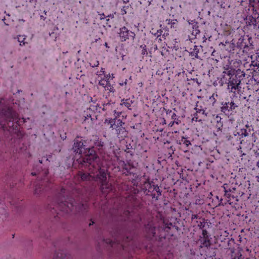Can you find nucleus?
<instances>
[{"label": "nucleus", "mask_w": 259, "mask_h": 259, "mask_svg": "<svg viewBox=\"0 0 259 259\" xmlns=\"http://www.w3.org/2000/svg\"><path fill=\"white\" fill-rule=\"evenodd\" d=\"M258 19V16H253L252 15L249 16L248 20L250 21L249 25L252 24L254 26H258L259 21Z\"/></svg>", "instance_id": "nucleus-32"}, {"label": "nucleus", "mask_w": 259, "mask_h": 259, "mask_svg": "<svg viewBox=\"0 0 259 259\" xmlns=\"http://www.w3.org/2000/svg\"><path fill=\"white\" fill-rule=\"evenodd\" d=\"M192 28L193 29L192 32L193 34L195 33V35H196L197 34H199L200 32V30L198 29L199 26L197 22H194V24H193Z\"/></svg>", "instance_id": "nucleus-39"}, {"label": "nucleus", "mask_w": 259, "mask_h": 259, "mask_svg": "<svg viewBox=\"0 0 259 259\" xmlns=\"http://www.w3.org/2000/svg\"><path fill=\"white\" fill-rule=\"evenodd\" d=\"M179 116H177L175 113L174 112L172 113L171 118L174 120L173 121L177 124H179L181 122V121L179 119Z\"/></svg>", "instance_id": "nucleus-42"}, {"label": "nucleus", "mask_w": 259, "mask_h": 259, "mask_svg": "<svg viewBox=\"0 0 259 259\" xmlns=\"http://www.w3.org/2000/svg\"><path fill=\"white\" fill-rule=\"evenodd\" d=\"M91 147H94V149L101 153L105 148V144L102 139L96 136L93 140V145Z\"/></svg>", "instance_id": "nucleus-18"}, {"label": "nucleus", "mask_w": 259, "mask_h": 259, "mask_svg": "<svg viewBox=\"0 0 259 259\" xmlns=\"http://www.w3.org/2000/svg\"><path fill=\"white\" fill-rule=\"evenodd\" d=\"M52 259H71V257L64 250L59 249L54 252Z\"/></svg>", "instance_id": "nucleus-23"}, {"label": "nucleus", "mask_w": 259, "mask_h": 259, "mask_svg": "<svg viewBox=\"0 0 259 259\" xmlns=\"http://www.w3.org/2000/svg\"><path fill=\"white\" fill-rule=\"evenodd\" d=\"M135 37H136L135 33L132 31L128 30V39L130 38V37H132V39L134 40L135 38Z\"/></svg>", "instance_id": "nucleus-51"}, {"label": "nucleus", "mask_w": 259, "mask_h": 259, "mask_svg": "<svg viewBox=\"0 0 259 259\" xmlns=\"http://www.w3.org/2000/svg\"><path fill=\"white\" fill-rule=\"evenodd\" d=\"M202 235L203 236V238L209 239L210 235L207 231L205 230H202Z\"/></svg>", "instance_id": "nucleus-47"}, {"label": "nucleus", "mask_w": 259, "mask_h": 259, "mask_svg": "<svg viewBox=\"0 0 259 259\" xmlns=\"http://www.w3.org/2000/svg\"><path fill=\"white\" fill-rule=\"evenodd\" d=\"M119 34L121 41H125L128 39V30L125 26L119 29Z\"/></svg>", "instance_id": "nucleus-26"}, {"label": "nucleus", "mask_w": 259, "mask_h": 259, "mask_svg": "<svg viewBox=\"0 0 259 259\" xmlns=\"http://www.w3.org/2000/svg\"><path fill=\"white\" fill-rule=\"evenodd\" d=\"M133 177L134 178H133L132 179L139 180V181L141 180V177L136 174H134Z\"/></svg>", "instance_id": "nucleus-60"}, {"label": "nucleus", "mask_w": 259, "mask_h": 259, "mask_svg": "<svg viewBox=\"0 0 259 259\" xmlns=\"http://www.w3.org/2000/svg\"><path fill=\"white\" fill-rule=\"evenodd\" d=\"M49 229L46 225H40L39 223L37 224V228L33 229L34 232H37L41 237L45 238L48 239L50 237V233L48 230Z\"/></svg>", "instance_id": "nucleus-17"}, {"label": "nucleus", "mask_w": 259, "mask_h": 259, "mask_svg": "<svg viewBox=\"0 0 259 259\" xmlns=\"http://www.w3.org/2000/svg\"><path fill=\"white\" fill-rule=\"evenodd\" d=\"M200 249H204V248L208 247L212 245L209 239L203 238L200 240Z\"/></svg>", "instance_id": "nucleus-30"}, {"label": "nucleus", "mask_w": 259, "mask_h": 259, "mask_svg": "<svg viewBox=\"0 0 259 259\" xmlns=\"http://www.w3.org/2000/svg\"><path fill=\"white\" fill-rule=\"evenodd\" d=\"M139 180L132 179L131 182L134 186L137 187L138 186V181Z\"/></svg>", "instance_id": "nucleus-56"}, {"label": "nucleus", "mask_w": 259, "mask_h": 259, "mask_svg": "<svg viewBox=\"0 0 259 259\" xmlns=\"http://www.w3.org/2000/svg\"><path fill=\"white\" fill-rule=\"evenodd\" d=\"M239 102L238 97L232 98V100H231L230 102H228V105L229 104L230 106L229 109L228 108V112H231L230 114H232L234 112L236 113V109L238 108V104ZM229 107L228 106V108Z\"/></svg>", "instance_id": "nucleus-21"}, {"label": "nucleus", "mask_w": 259, "mask_h": 259, "mask_svg": "<svg viewBox=\"0 0 259 259\" xmlns=\"http://www.w3.org/2000/svg\"><path fill=\"white\" fill-rule=\"evenodd\" d=\"M228 255L230 256V259H244L242 257L239 244L236 243L232 237L228 238Z\"/></svg>", "instance_id": "nucleus-10"}, {"label": "nucleus", "mask_w": 259, "mask_h": 259, "mask_svg": "<svg viewBox=\"0 0 259 259\" xmlns=\"http://www.w3.org/2000/svg\"><path fill=\"white\" fill-rule=\"evenodd\" d=\"M133 103V101L132 100H131L130 98L126 99L125 100V102L121 103L120 105V106H125L127 108L129 109V107L131 106V104Z\"/></svg>", "instance_id": "nucleus-38"}, {"label": "nucleus", "mask_w": 259, "mask_h": 259, "mask_svg": "<svg viewBox=\"0 0 259 259\" xmlns=\"http://www.w3.org/2000/svg\"><path fill=\"white\" fill-rule=\"evenodd\" d=\"M121 112H118L116 110H114V117L113 118V119H118L119 118V117L120 116V115L121 114Z\"/></svg>", "instance_id": "nucleus-48"}, {"label": "nucleus", "mask_w": 259, "mask_h": 259, "mask_svg": "<svg viewBox=\"0 0 259 259\" xmlns=\"http://www.w3.org/2000/svg\"><path fill=\"white\" fill-rule=\"evenodd\" d=\"M231 93H232V95H230V98H231V100H232V98H235V97H238L237 95H236V94L235 93V92H233L232 91V90L231 89Z\"/></svg>", "instance_id": "nucleus-58"}, {"label": "nucleus", "mask_w": 259, "mask_h": 259, "mask_svg": "<svg viewBox=\"0 0 259 259\" xmlns=\"http://www.w3.org/2000/svg\"><path fill=\"white\" fill-rule=\"evenodd\" d=\"M147 187H148V190L147 191L146 196H151L155 200H158L159 196H161L162 193V190L158 185H155L152 181H148Z\"/></svg>", "instance_id": "nucleus-12"}, {"label": "nucleus", "mask_w": 259, "mask_h": 259, "mask_svg": "<svg viewBox=\"0 0 259 259\" xmlns=\"http://www.w3.org/2000/svg\"><path fill=\"white\" fill-rule=\"evenodd\" d=\"M236 177L233 172L228 173V217H230L240 207L238 203L239 193L236 192V187L239 186Z\"/></svg>", "instance_id": "nucleus-4"}, {"label": "nucleus", "mask_w": 259, "mask_h": 259, "mask_svg": "<svg viewBox=\"0 0 259 259\" xmlns=\"http://www.w3.org/2000/svg\"><path fill=\"white\" fill-rule=\"evenodd\" d=\"M250 68L249 70L252 71V78L259 76V63L255 62L254 61H252L250 64Z\"/></svg>", "instance_id": "nucleus-24"}, {"label": "nucleus", "mask_w": 259, "mask_h": 259, "mask_svg": "<svg viewBox=\"0 0 259 259\" xmlns=\"http://www.w3.org/2000/svg\"><path fill=\"white\" fill-rule=\"evenodd\" d=\"M174 227L171 223H165L163 222L161 225L157 227L155 241H157V246L163 244V241L167 236H172L173 234L170 232L171 228Z\"/></svg>", "instance_id": "nucleus-6"}, {"label": "nucleus", "mask_w": 259, "mask_h": 259, "mask_svg": "<svg viewBox=\"0 0 259 259\" xmlns=\"http://www.w3.org/2000/svg\"><path fill=\"white\" fill-rule=\"evenodd\" d=\"M258 150H259L258 148L256 150H253V151H254V156L256 158H259V152H258Z\"/></svg>", "instance_id": "nucleus-59"}, {"label": "nucleus", "mask_w": 259, "mask_h": 259, "mask_svg": "<svg viewBox=\"0 0 259 259\" xmlns=\"http://www.w3.org/2000/svg\"><path fill=\"white\" fill-rule=\"evenodd\" d=\"M237 127V122L231 118H230L228 121V142L233 146H236V148L238 150V146L240 147L239 144L241 143V136L240 133L235 130Z\"/></svg>", "instance_id": "nucleus-5"}, {"label": "nucleus", "mask_w": 259, "mask_h": 259, "mask_svg": "<svg viewBox=\"0 0 259 259\" xmlns=\"http://www.w3.org/2000/svg\"><path fill=\"white\" fill-rule=\"evenodd\" d=\"M209 100L212 102V105L215 102V100L214 98V94L209 97Z\"/></svg>", "instance_id": "nucleus-62"}, {"label": "nucleus", "mask_w": 259, "mask_h": 259, "mask_svg": "<svg viewBox=\"0 0 259 259\" xmlns=\"http://www.w3.org/2000/svg\"><path fill=\"white\" fill-rule=\"evenodd\" d=\"M157 227L148 223L144 225L145 236L140 238L137 230V226L130 218L125 219L121 225L112 229L111 238L103 236L98 237L97 241L98 248L107 246L112 253L122 255L123 252L130 253L135 248L144 249L148 252H154L157 247L154 244Z\"/></svg>", "instance_id": "nucleus-1"}, {"label": "nucleus", "mask_w": 259, "mask_h": 259, "mask_svg": "<svg viewBox=\"0 0 259 259\" xmlns=\"http://www.w3.org/2000/svg\"><path fill=\"white\" fill-rule=\"evenodd\" d=\"M80 140H81V142L83 143V151L88 149L89 148V146H91L92 145H90V143L91 142V140L86 139L83 140L82 138L80 139Z\"/></svg>", "instance_id": "nucleus-35"}, {"label": "nucleus", "mask_w": 259, "mask_h": 259, "mask_svg": "<svg viewBox=\"0 0 259 259\" xmlns=\"http://www.w3.org/2000/svg\"><path fill=\"white\" fill-rule=\"evenodd\" d=\"M227 40L225 41V44H224V42H221L219 45V50L222 51V53L224 51L227 50V49H226L225 48Z\"/></svg>", "instance_id": "nucleus-44"}, {"label": "nucleus", "mask_w": 259, "mask_h": 259, "mask_svg": "<svg viewBox=\"0 0 259 259\" xmlns=\"http://www.w3.org/2000/svg\"><path fill=\"white\" fill-rule=\"evenodd\" d=\"M116 134L118 136H120L121 138L126 137L127 135L128 132L124 126H120L116 128Z\"/></svg>", "instance_id": "nucleus-27"}, {"label": "nucleus", "mask_w": 259, "mask_h": 259, "mask_svg": "<svg viewBox=\"0 0 259 259\" xmlns=\"http://www.w3.org/2000/svg\"><path fill=\"white\" fill-rule=\"evenodd\" d=\"M113 121H114L113 118H108L105 119L104 123L110 124L111 125V124H112V123H113Z\"/></svg>", "instance_id": "nucleus-50"}, {"label": "nucleus", "mask_w": 259, "mask_h": 259, "mask_svg": "<svg viewBox=\"0 0 259 259\" xmlns=\"http://www.w3.org/2000/svg\"><path fill=\"white\" fill-rule=\"evenodd\" d=\"M226 229V228H225L224 230L221 229V232L220 233V235H218L216 239L217 243L219 245V246L224 248H225L226 246L225 242L227 237Z\"/></svg>", "instance_id": "nucleus-19"}, {"label": "nucleus", "mask_w": 259, "mask_h": 259, "mask_svg": "<svg viewBox=\"0 0 259 259\" xmlns=\"http://www.w3.org/2000/svg\"><path fill=\"white\" fill-rule=\"evenodd\" d=\"M132 146H131V144L126 145V149L124 150V152H125L127 154H129L131 157L134 155V152L130 150V149H133Z\"/></svg>", "instance_id": "nucleus-40"}, {"label": "nucleus", "mask_w": 259, "mask_h": 259, "mask_svg": "<svg viewBox=\"0 0 259 259\" xmlns=\"http://www.w3.org/2000/svg\"><path fill=\"white\" fill-rule=\"evenodd\" d=\"M128 8V6H123L122 9H121V14L122 15H124L127 13V12L126 11V9Z\"/></svg>", "instance_id": "nucleus-55"}, {"label": "nucleus", "mask_w": 259, "mask_h": 259, "mask_svg": "<svg viewBox=\"0 0 259 259\" xmlns=\"http://www.w3.org/2000/svg\"><path fill=\"white\" fill-rule=\"evenodd\" d=\"M82 138L81 136H77L73 141V144L71 150L77 154L81 156L83 152V145L80 139Z\"/></svg>", "instance_id": "nucleus-14"}, {"label": "nucleus", "mask_w": 259, "mask_h": 259, "mask_svg": "<svg viewBox=\"0 0 259 259\" xmlns=\"http://www.w3.org/2000/svg\"><path fill=\"white\" fill-rule=\"evenodd\" d=\"M198 119V117L197 114V113H195L194 114V117H193L192 120H195L196 121H199V120Z\"/></svg>", "instance_id": "nucleus-63"}, {"label": "nucleus", "mask_w": 259, "mask_h": 259, "mask_svg": "<svg viewBox=\"0 0 259 259\" xmlns=\"http://www.w3.org/2000/svg\"><path fill=\"white\" fill-rule=\"evenodd\" d=\"M96 166L97 167L96 172L98 173L93 176V181H99L101 183L100 189L103 190L104 186L107 184V174L106 170L102 168L98 164Z\"/></svg>", "instance_id": "nucleus-11"}, {"label": "nucleus", "mask_w": 259, "mask_h": 259, "mask_svg": "<svg viewBox=\"0 0 259 259\" xmlns=\"http://www.w3.org/2000/svg\"><path fill=\"white\" fill-rule=\"evenodd\" d=\"M91 174H95L93 171H91V173L79 171L78 172V176L82 181H93V176Z\"/></svg>", "instance_id": "nucleus-22"}, {"label": "nucleus", "mask_w": 259, "mask_h": 259, "mask_svg": "<svg viewBox=\"0 0 259 259\" xmlns=\"http://www.w3.org/2000/svg\"><path fill=\"white\" fill-rule=\"evenodd\" d=\"M223 68L224 69V70L223 71L222 74L218 76L217 77V79L215 80L213 82L214 86L218 85L222 86L224 84L227 83V78L225 77L227 72V65L225 66V63H223Z\"/></svg>", "instance_id": "nucleus-20"}, {"label": "nucleus", "mask_w": 259, "mask_h": 259, "mask_svg": "<svg viewBox=\"0 0 259 259\" xmlns=\"http://www.w3.org/2000/svg\"><path fill=\"white\" fill-rule=\"evenodd\" d=\"M246 128H242L240 130V135L241 137H247L249 135H252V136L254 135V133H251L253 131V127L252 125H249L246 124L245 125Z\"/></svg>", "instance_id": "nucleus-25"}, {"label": "nucleus", "mask_w": 259, "mask_h": 259, "mask_svg": "<svg viewBox=\"0 0 259 259\" xmlns=\"http://www.w3.org/2000/svg\"><path fill=\"white\" fill-rule=\"evenodd\" d=\"M163 31L161 29H159L157 30V31L155 33H153L154 36H156L157 38H158L162 35Z\"/></svg>", "instance_id": "nucleus-49"}, {"label": "nucleus", "mask_w": 259, "mask_h": 259, "mask_svg": "<svg viewBox=\"0 0 259 259\" xmlns=\"http://www.w3.org/2000/svg\"><path fill=\"white\" fill-rule=\"evenodd\" d=\"M147 183L148 181H146L144 183V185H145L144 187L141 186L140 187L141 189V191L143 192V193L146 196V193L147 190H148V187H147Z\"/></svg>", "instance_id": "nucleus-45"}, {"label": "nucleus", "mask_w": 259, "mask_h": 259, "mask_svg": "<svg viewBox=\"0 0 259 259\" xmlns=\"http://www.w3.org/2000/svg\"><path fill=\"white\" fill-rule=\"evenodd\" d=\"M222 201H223V199L222 198H221V199L220 200H219V206H220L221 205L224 206V205L227 204L226 202L223 203Z\"/></svg>", "instance_id": "nucleus-61"}, {"label": "nucleus", "mask_w": 259, "mask_h": 259, "mask_svg": "<svg viewBox=\"0 0 259 259\" xmlns=\"http://www.w3.org/2000/svg\"><path fill=\"white\" fill-rule=\"evenodd\" d=\"M222 118H220L219 121H218V122H217L216 126L217 127L218 130L217 131V134L216 135H219L221 136V133L222 132L223 130V122L222 121Z\"/></svg>", "instance_id": "nucleus-34"}, {"label": "nucleus", "mask_w": 259, "mask_h": 259, "mask_svg": "<svg viewBox=\"0 0 259 259\" xmlns=\"http://www.w3.org/2000/svg\"><path fill=\"white\" fill-rule=\"evenodd\" d=\"M177 143L179 144H181V143H183L185 144L186 146H188L190 145H191V142L189 140H187V138H185L184 137H182L181 140L178 142V141L177 140Z\"/></svg>", "instance_id": "nucleus-37"}, {"label": "nucleus", "mask_w": 259, "mask_h": 259, "mask_svg": "<svg viewBox=\"0 0 259 259\" xmlns=\"http://www.w3.org/2000/svg\"><path fill=\"white\" fill-rule=\"evenodd\" d=\"M166 21H168V24H170V26H171V28L172 27L176 28V27L175 26V25L176 24V23L175 21L177 22V20H170V19H169V20H166Z\"/></svg>", "instance_id": "nucleus-46"}, {"label": "nucleus", "mask_w": 259, "mask_h": 259, "mask_svg": "<svg viewBox=\"0 0 259 259\" xmlns=\"http://www.w3.org/2000/svg\"><path fill=\"white\" fill-rule=\"evenodd\" d=\"M44 191L45 189L42 187V185L40 184H37L35 186L34 194L36 196H38L39 194H42Z\"/></svg>", "instance_id": "nucleus-31"}, {"label": "nucleus", "mask_w": 259, "mask_h": 259, "mask_svg": "<svg viewBox=\"0 0 259 259\" xmlns=\"http://www.w3.org/2000/svg\"><path fill=\"white\" fill-rule=\"evenodd\" d=\"M203 220L204 221H205V219H203ZM207 221L208 220H207L206 221ZM206 224H207V225H208L207 222H200V224L198 225V226L199 227V228L200 229H202L203 228L205 227Z\"/></svg>", "instance_id": "nucleus-52"}, {"label": "nucleus", "mask_w": 259, "mask_h": 259, "mask_svg": "<svg viewBox=\"0 0 259 259\" xmlns=\"http://www.w3.org/2000/svg\"><path fill=\"white\" fill-rule=\"evenodd\" d=\"M51 215L52 222H55L60 216L72 213L80 217V226L85 232L89 228L100 229L99 224L96 222V217L89 212V205L87 202L77 200L66 195L65 189L62 188L53 199L51 204L47 207Z\"/></svg>", "instance_id": "nucleus-2"}, {"label": "nucleus", "mask_w": 259, "mask_h": 259, "mask_svg": "<svg viewBox=\"0 0 259 259\" xmlns=\"http://www.w3.org/2000/svg\"><path fill=\"white\" fill-rule=\"evenodd\" d=\"M163 110L165 111L166 115L169 114L172 112V111L169 109H166L165 108H163Z\"/></svg>", "instance_id": "nucleus-64"}, {"label": "nucleus", "mask_w": 259, "mask_h": 259, "mask_svg": "<svg viewBox=\"0 0 259 259\" xmlns=\"http://www.w3.org/2000/svg\"><path fill=\"white\" fill-rule=\"evenodd\" d=\"M225 217L224 215H223L221 217V218H220L221 220L220 221V222L219 223L220 225H221V224L223 225L224 224V221H225Z\"/></svg>", "instance_id": "nucleus-57"}, {"label": "nucleus", "mask_w": 259, "mask_h": 259, "mask_svg": "<svg viewBox=\"0 0 259 259\" xmlns=\"http://www.w3.org/2000/svg\"><path fill=\"white\" fill-rule=\"evenodd\" d=\"M222 104L223 105V106L221 107V111L225 114L226 111H227V102L225 103L224 104L223 102H222Z\"/></svg>", "instance_id": "nucleus-53"}, {"label": "nucleus", "mask_w": 259, "mask_h": 259, "mask_svg": "<svg viewBox=\"0 0 259 259\" xmlns=\"http://www.w3.org/2000/svg\"><path fill=\"white\" fill-rule=\"evenodd\" d=\"M131 167L128 168L127 167V163H125L123 161V166H122V172L123 174L126 176H128L129 175H132V171H131Z\"/></svg>", "instance_id": "nucleus-33"}, {"label": "nucleus", "mask_w": 259, "mask_h": 259, "mask_svg": "<svg viewBox=\"0 0 259 259\" xmlns=\"http://www.w3.org/2000/svg\"><path fill=\"white\" fill-rule=\"evenodd\" d=\"M43 160H39L38 161L35 162L33 167V170L36 171L38 174H40L42 177H46L49 174V164L47 163H43Z\"/></svg>", "instance_id": "nucleus-13"}, {"label": "nucleus", "mask_w": 259, "mask_h": 259, "mask_svg": "<svg viewBox=\"0 0 259 259\" xmlns=\"http://www.w3.org/2000/svg\"><path fill=\"white\" fill-rule=\"evenodd\" d=\"M125 123L122 121V119L120 118L114 119L113 123L111 124V126H110V127L115 128L120 126H122Z\"/></svg>", "instance_id": "nucleus-28"}, {"label": "nucleus", "mask_w": 259, "mask_h": 259, "mask_svg": "<svg viewBox=\"0 0 259 259\" xmlns=\"http://www.w3.org/2000/svg\"><path fill=\"white\" fill-rule=\"evenodd\" d=\"M82 155L84 157L82 158V163L83 164H88L96 168L99 161L100 157L98 154V151L94 149V147L89 146L88 149L83 151Z\"/></svg>", "instance_id": "nucleus-7"}, {"label": "nucleus", "mask_w": 259, "mask_h": 259, "mask_svg": "<svg viewBox=\"0 0 259 259\" xmlns=\"http://www.w3.org/2000/svg\"><path fill=\"white\" fill-rule=\"evenodd\" d=\"M245 73L243 71L239 70L237 72L231 73V74L228 75L229 77L228 79V89H229V87H231L232 90L235 91H239L241 87L239 86L241 80L245 77Z\"/></svg>", "instance_id": "nucleus-8"}, {"label": "nucleus", "mask_w": 259, "mask_h": 259, "mask_svg": "<svg viewBox=\"0 0 259 259\" xmlns=\"http://www.w3.org/2000/svg\"><path fill=\"white\" fill-rule=\"evenodd\" d=\"M26 122V119L19 118L12 107H0V149L3 146H12L17 138L22 137L20 128Z\"/></svg>", "instance_id": "nucleus-3"}, {"label": "nucleus", "mask_w": 259, "mask_h": 259, "mask_svg": "<svg viewBox=\"0 0 259 259\" xmlns=\"http://www.w3.org/2000/svg\"><path fill=\"white\" fill-rule=\"evenodd\" d=\"M255 7H253V13H252V16H258V15L259 14V11L257 9H254Z\"/></svg>", "instance_id": "nucleus-54"}, {"label": "nucleus", "mask_w": 259, "mask_h": 259, "mask_svg": "<svg viewBox=\"0 0 259 259\" xmlns=\"http://www.w3.org/2000/svg\"><path fill=\"white\" fill-rule=\"evenodd\" d=\"M244 39L240 37L238 39V41L236 43V41L233 39L230 44L229 48L230 50L229 51V53L232 54L233 52H234L235 48L238 49H241L243 47L244 49L249 48L248 44H247L246 42H244Z\"/></svg>", "instance_id": "nucleus-15"}, {"label": "nucleus", "mask_w": 259, "mask_h": 259, "mask_svg": "<svg viewBox=\"0 0 259 259\" xmlns=\"http://www.w3.org/2000/svg\"><path fill=\"white\" fill-rule=\"evenodd\" d=\"M237 52H233L232 54L230 53L228 56V75L231 74V73L238 72L241 70L240 69L242 61L237 59L238 57Z\"/></svg>", "instance_id": "nucleus-9"}, {"label": "nucleus", "mask_w": 259, "mask_h": 259, "mask_svg": "<svg viewBox=\"0 0 259 259\" xmlns=\"http://www.w3.org/2000/svg\"><path fill=\"white\" fill-rule=\"evenodd\" d=\"M200 254L202 256L201 259H206L214 256L216 254L215 248L213 245L204 248V249H199Z\"/></svg>", "instance_id": "nucleus-16"}, {"label": "nucleus", "mask_w": 259, "mask_h": 259, "mask_svg": "<svg viewBox=\"0 0 259 259\" xmlns=\"http://www.w3.org/2000/svg\"><path fill=\"white\" fill-rule=\"evenodd\" d=\"M200 48L201 49L202 48V47L201 46H194L193 50V51L190 53V55L191 56H194L195 58L197 59H201V57L199 56H198V54L199 53V50Z\"/></svg>", "instance_id": "nucleus-29"}, {"label": "nucleus", "mask_w": 259, "mask_h": 259, "mask_svg": "<svg viewBox=\"0 0 259 259\" xmlns=\"http://www.w3.org/2000/svg\"><path fill=\"white\" fill-rule=\"evenodd\" d=\"M7 216L6 210L4 208H0V220L4 221L7 219Z\"/></svg>", "instance_id": "nucleus-36"}, {"label": "nucleus", "mask_w": 259, "mask_h": 259, "mask_svg": "<svg viewBox=\"0 0 259 259\" xmlns=\"http://www.w3.org/2000/svg\"><path fill=\"white\" fill-rule=\"evenodd\" d=\"M250 5H252V7L256 6V8L258 9L259 11V0H249Z\"/></svg>", "instance_id": "nucleus-43"}, {"label": "nucleus", "mask_w": 259, "mask_h": 259, "mask_svg": "<svg viewBox=\"0 0 259 259\" xmlns=\"http://www.w3.org/2000/svg\"><path fill=\"white\" fill-rule=\"evenodd\" d=\"M140 48L142 49L141 51V55L142 56H147L148 54V52L147 50V47L145 45H142L140 46Z\"/></svg>", "instance_id": "nucleus-41"}]
</instances>
